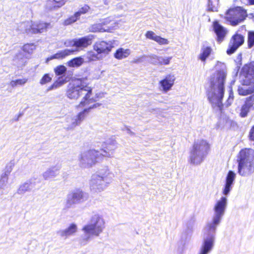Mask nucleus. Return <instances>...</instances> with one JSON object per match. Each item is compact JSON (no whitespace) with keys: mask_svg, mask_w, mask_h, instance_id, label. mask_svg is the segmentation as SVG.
Instances as JSON below:
<instances>
[{"mask_svg":"<svg viewBox=\"0 0 254 254\" xmlns=\"http://www.w3.org/2000/svg\"><path fill=\"white\" fill-rule=\"evenodd\" d=\"M227 72L223 69L215 71L210 77L209 87L211 91L208 93V99L214 108L222 112L224 105L222 100L225 93V82Z\"/></svg>","mask_w":254,"mask_h":254,"instance_id":"nucleus-1","label":"nucleus"},{"mask_svg":"<svg viewBox=\"0 0 254 254\" xmlns=\"http://www.w3.org/2000/svg\"><path fill=\"white\" fill-rule=\"evenodd\" d=\"M87 77L76 78L75 82L69 84L66 92L67 97L70 99L77 100L83 95V92H86L82 99L80 102L78 106L84 107L96 101L93 98H90L92 94L93 88L89 86L86 82Z\"/></svg>","mask_w":254,"mask_h":254,"instance_id":"nucleus-2","label":"nucleus"},{"mask_svg":"<svg viewBox=\"0 0 254 254\" xmlns=\"http://www.w3.org/2000/svg\"><path fill=\"white\" fill-rule=\"evenodd\" d=\"M240 74L245 78L241 82L242 85L248 87L239 86L237 89L238 94L246 96L254 93V61L245 64Z\"/></svg>","mask_w":254,"mask_h":254,"instance_id":"nucleus-3","label":"nucleus"},{"mask_svg":"<svg viewBox=\"0 0 254 254\" xmlns=\"http://www.w3.org/2000/svg\"><path fill=\"white\" fill-rule=\"evenodd\" d=\"M116 146L113 142H105L102 144V148L100 149L101 153L99 151L94 149L86 151L80 157L81 161H86L90 166L95 165L104 157H111V153L115 150Z\"/></svg>","mask_w":254,"mask_h":254,"instance_id":"nucleus-4","label":"nucleus"},{"mask_svg":"<svg viewBox=\"0 0 254 254\" xmlns=\"http://www.w3.org/2000/svg\"><path fill=\"white\" fill-rule=\"evenodd\" d=\"M238 172L242 176H249L254 172V150L241 149L238 154Z\"/></svg>","mask_w":254,"mask_h":254,"instance_id":"nucleus-5","label":"nucleus"},{"mask_svg":"<svg viewBox=\"0 0 254 254\" xmlns=\"http://www.w3.org/2000/svg\"><path fill=\"white\" fill-rule=\"evenodd\" d=\"M226 204L227 198L225 197H222L216 202L214 208L215 216L212 222L206 225L205 235H209L211 232H215L216 226L219 223L221 218L224 214Z\"/></svg>","mask_w":254,"mask_h":254,"instance_id":"nucleus-6","label":"nucleus"},{"mask_svg":"<svg viewBox=\"0 0 254 254\" xmlns=\"http://www.w3.org/2000/svg\"><path fill=\"white\" fill-rule=\"evenodd\" d=\"M247 17L246 9L242 6H235L227 10L225 18L231 26H236L244 21Z\"/></svg>","mask_w":254,"mask_h":254,"instance_id":"nucleus-7","label":"nucleus"},{"mask_svg":"<svg viewBox=\"0 0 254 254\" xmlns=\"http://www.w3.org/2000/svg\"><path fill=\"white\" fill-rule=\"evenodd\" d=\"M247 31L245 25L241 26L231 37L226 53L228 55L234 54L245 42V34Z\"/></svg>","mask_w":254,"mask_h":254,"instance_id":"nucleus-8","label":"nucleus"},{"mask_svg":"<svg viewBox=\"0 0 254 254\" xmlns=\"http://www.w3.org/2000/svg\"><path fill=\"white\" fill-rule=\"evenodd\" d=\"M104 227L105 221L103 218L98 215H95L91 218L90 223L85 225L82 230L87 234L98 236Z\"/></svg>","mask_w":254,"mask_h":254,"instance_id":"nucleus-9","label":"nucleus"},{"mask_svg":"<svg viewBox=\"0 0 254 254\" xmlns=\"http://www.w3.org/2000/svg\"><path fill=\"white\" fill-rule=\"evenodd\" d=\"M94 36L93 35H88L72 39L70 41V45L71 47H75L78 49H83L91 45Z\"/></svg>","mask_w":254,"mask_h":254,"instance_id":"nucleus-10","label":"nucleus"},{"mask_svg":"<svg viewBox=\"0 0 254 254\" xmlns=\"http://www.w3.org/2000/svg\"><path fill=\"white\" fill-rule=\"evenodd\" d=\"M114 48L113 44L110 42L99 41L96 42L93 46V50L99 55L106 56L108 55Z\"/></svg>","mask_w":254,"mask_h":254,"instance_id":"nucleus-11","label":"nucleus"},{"mask_svg":"<svg viewBox=\"0 0 254 254\" xmlns=\"http://www.w3.org/2000/svg\"><path fill=\"white\" fill-rule=\"evenodd\" d=\"M208 147V143L203 139L194 142L192 148L190 152V163L194 164L195 159L199 156L200 151L204 148Z\"/></svg>","mask_w":254,"mask_h":254,"instance_id":"nucleus-12","label":"nucleus"},{"mask_svg":"<svg viewBox=\"0 0 254 254\" xmlns=\"http://www.w3.org/2000/svg\"><path fill=\"white\" fill-rule=\"evenodd\" d=\"M84 193L80 189H76L71 192L67 195L66 205L67 208L78 203L83 200Z\"/></svg>","mask_w":254,"mask_h":254,"instance_id":"nucleus-13","label":"nucleus"},{"mask_svg":"<svg viewBox=\"0 0 254 254\" xmlns=\"http://www.w3.org/2000/svg\"><path fill=\"white\" fill-rule=\"evenodd\" d=\"M213 29L216 34V40L219 43L222 42L225 37L227 34V30L217 20L213 22Z\"/></svg>","mask_w":254,"mask_h":254,"instance_id":"nucleus-14","label":"nucleus"},{"mask_svg":"<svg viewBox=\"0 0 254 254\" xmlns=\"http://www.w3.org/2000/svg\"><path fill=\"white\" fill-rule=\"evenodd\" d=\"M100 105L99 103L93 104L89 108L84 109L83 110L79 112L75 117L74 121L72 122L73 126L79 125L85 119L86 115L89 113L90 110L92 109L96 108Z\"/></svg>","mask_w":254,"mask_h":254,"instance_id":"nucleus-15","label":"nucleus"},{"mask_svg":"<svg viewBox=\"0 0 254 254\" xmlns=\"http://www.w3.org/2000/svg\"><path fill=\"white\" fill-rule=\"evenodd\" d=\"M50 25V23L40 21L32 24L29 28V31L33 34L42 33L44 31L46 30Z\"/></svg>","mask_w":254,"mask_h":254,"instance_id":"nucleus-16","label":"nucleus"},{"mask_svg":"<svg viewBox=\"0 0 254 254\" xmlns=\"http://www.w3.org/2000/svg\"><path fill=\"white\" fill-rule=\"evenodd\" d=\"M175 78L171 74L167 75L164 79L160 80L159 84L162 88L164 92H166L170 90L174 84Z\"/></svg>","mask_w":254,"mask_h":254,"instance_id":"nucleus-17","label":"nucleus"},{"mask_svg":"<svg viewBox=\"0 0 254 254\" xmlns=\"http://www.w3.org/2000/svg\"><path fill=\"white\" fill-rule=\"evenodd\" d=\"M91 187L93 190L101 191L103 190L105 186V181L103 177L96 176L91 181Z\"/></svg>","mask_w":254,"mask_h":254,"instance_id":"nucleus-18","label":"nucleus"},{"mask_svg":"<svg viewBox=\"0 0 254 254\" xmlns=\"http://www.w3.org/2000/svg\"><path fill=\"white\" fill-rule=\"evenodd\" d=\"M235 174L232 171H229L226 177L225 187L223 190V193L228 194L231 190V186L235 180Z\"/></svg>","mask_w":254,"mask_h":254,"instance_id":"nucleus-19","label":"nucleus"},{"mask_svg":"<svg viewBox=\"0 0 254 254\" xmlns=\"http://www.w3.org/2000/svg\"><path fill=\"white\" fill-rule=\"evenodd\" d=\"M214 236L211 235L207 237L204 241L200 254H207L211 250L213 246Z\"/></svg>","mask_w":254,"mask_h":254,"instance_id":"nucleus-20","label":"nucleus"},{"mask_svg":"<svg viewBox=\"0 0 254 254\" xmlns=\"http://www.w3.org/2000/svg\"><path fill=\"white\" fill-rule=\"evenodd\" d=\"M74 53V50H69V49H64V50L60 51L56 53V54L52 55L50 57L48 60H53V59H58V60H63L64 59L65 57L72 55Z\"/></svg>","mask_w":254,"mask_h":254,"instance_id":"nucleus-21","label":"nucleus"},{"mask_svg":"<svg viewBox=\"0 0 254 254\" xmlns=\"http://www.w3.org/2000/svg\"><path fill=\"white\" fill-rule=\"evenodd\" d=\"M67 0H47V8L52 10L62 7Z\"/></svg>","mask_w":254,"mask_h":254,"instance_id":"nucleus-22","label":"nucleus"},{"mask_svg":"<svg viewBox=\"0 0 254 254\" xmlns=\"http://www.w3.org/2000/svg\"><path fill=\"white\" fill-rule=\"evenodd\" d=\"M130 54V52L129 49L120 48L116 50L114 54V56L116 59L122 60L127 58Z\"/></svg>","mask_w":254,"mask_h":254,"instance_id":"nucleus-23","label":"nucleus"},{"mask_svg":"<svg viewBox=\"0 0 254 254\" xmlns=\"http://www.w3.org/2000/svg\"><path fill=\"white\" fill-rule=\"evenodd\" d=\"M212 52L210 46H203L201 50L198 59L203 62H205L206 59L211 55Z\"/></svg>","mask_w":254,"mask_h":254,"instance_id":"nucleus-24","label":"nucleus"},{"mask_svg":"<svg viewBox=\"0 0 254 254\" xmlns=\"http://www.w3.org/2000/svg\"><path fill=\"white\" fill-rule=\"evenodd\" d=\"M105 26V24L104 23L92 24L91 26V31L92 32H104L110 31L111 28L109 27H106Z\"/></svg>","mask_w":254,"mask_h":254,"instance_id":"nucleus-25","label":"nucleus"},{"mask_svg":"<svg viewBox=\"0 0 254 254\" xmlns=\"http://www.w3.org/2000/svg\"><path fill=\"white\" fill-rule=\"evenodd\" d=\"M252 108L244 101L243 104L239 108V116L242 118L248 117Z\"/></svg>","mask_w":254,"mask_h":254,"instance_id":"nucleus-26","label":"nucleus"},{"mask_svg":"<svg viewBox=\"0 0 254 254\" xmlns=\"http://www.w3.org/2000/svg\"><path fill=\"white\" fill-rule=\"evenodd\" d=\"M77 231V226L75 224H71L65 230L60 232V235L62 237H67L74 234Z\"/></svg>","mask_w":254,"mask_h":254,"instance_id":"nucleus-27","label":"nucleus"},{"mask_svg":"<svg viewBox=\"0 0 254 254\" xmlns=\"http://www.w3.org/2000/svg\"><path fill=\"white\" fill-rule=\"evenodd\" d=\"M83 59L81 57H78L72 59L67 62V65L69 67H78L83 63Z\"/></svg>","mask_w":254,"mask_h":254,"instance_id":"nucleus-28","label":"nucleus"},{"mask_svg":"<svg viewBox=\"0 0 254 254\" xmlns=\"http://www.w3.org/2000/svg\"><path fill=\"white\" fill-rule=\"evenodd\" d=\"M79 18L80 17L75 12L72 15L69 16L64 21V25L65 26L70 25L75 22L76 21L79 19Z\"/></svg>","mask_w":254,"mask_h":254,"instance_id":"nucleus-29","label":"nucleus"},{"mask_svg":"<svg viewBox=\"0 0 254 254\" xmlns=\"http://www.w3.org/2000/svg\"><path fill=\"white\" fill-rule=\"evenodd\" d=\"M247 47L249 49L254 47V31H248L247 33Z\"/></svg>","mask_w":254,"mask_h":254,"instance_id":"nucleus-30","label":"nucleus"},{"mask_svg":"<svg viewBox=\"0 0 254 254\" xmlns=\"http://www.w3.org/2000/svg\"><path fill=\"white\" fill-rule=\"evenodd\" d=\"M99 55V54L97 52L96 53L93 51L90 50L88 51L86 53V59L89 62L96 61L100 59Z\"/></svg>","mask_w":254,"mask_h":254,"instance_id":"nucleus-31","label":"nucleus"},{"mask_svg":"<svg viewBox=\"0 0 254 254\" xmlns=\"http://www.w3.org/2000/svg\"><path fill=\"white\" fill-rule=\"evenodd\" d=\"M28 81V79L26 78H24L22 79H18L16 80H11L10 82V85L12 87H15L18 85H23L25 84Z\"/></svg>","mask_w":254,"mask_h":254,"instance_id":"nucleus-32","label":"nucleus"},{"mask_svg":"<svg viewBox=\"0 0 254 254\" xmlns=\"http://www.w3.org/2000/svg\"><path fill=\"white\" fill-rule=\"evenodd\" d=\"M90 6L87 4H85L81 6L79 9L76 12L78 15V16L80 17L81 15L82 14L87 13L90 10Z\"/></svg>","mask_w":254,"mask_h":254,"instance_id":"nucleus-33","label":"nucleus"},{"mask_svg":"<svg viewBox=\"0 0 254 254\" xmlns=\"http://www.w3.org/2000/svg\"><path fill=\"white\" fill-rule=\"evenodd\" d=\"M66 71V68L64 65H59L54 68V72L56 75L59 76L64 74Z\"/></svg>","mask_w":254,"mask_h":254,"instance_id":"nucleus-34","label":"nucleus"},{"mask_svg":"<svg viewBox=\"0 0 254 254\" xmlns=\"http://www.w3.org/2000/svg\"><path fill=\"white\" fill-rule=\"evenodd\" d=\"M250 95L244 101L252 108V110H254V92Z\"/></svg>","mask_w":254,"mask_h":254,"instance_id":"nucleus-35","label":"nucleus"},{"mask_svg":"<svg viewBox=\"0 0 254 254\" xmlns=\"http://www.w3.org/2000/svg\"><path fill=\"white\" fill-rule=\"evenodd\" d=\"M35 49V45L32 43H27L22 47V50L27 53L31 54Z\"/></svg>","mask_w":254,"mask_h":254,"instance_id":"nucleus-36","label":"nucleus"},{"mask_svg":"<svg viewBox=\"0 0 254 254\" xmlns=\"http://www.w3.org/2000/svg\"><path fill=\"white\" fill-rule=\"evenodd\" d=\"M51 81L52 78L50 76L49 74L46 73L42 76L40 81V83L42 85H44L47 83L50 82Z\"/></svg>","mask_w":254,"mask_h":254,"instance_id":"nucleus-37","label":"nucleus"},{"mask_svg":"<svg viewBox=\"0 0 254 254\" xmlns=\"http://www.w3.org/2000/svg\"><path fill=\"white\" fill-rule=\"evenodd\" d=\"M172 57L162 58L159 57L158 58V63L161 65H167L169 64Z\"/></svg>","mask_w":254,"mask_h":254,"instance_id":"nucleus-38","label":"nucleus"},{"mask_svg":"<svg viewBox=\"0 0 254 254\" xmlns=\"http://www.w3.org/2000/svg\"><path fill=\"white\" fill-rule=\"evenodd\" d=\"M216 7L213 4V0H207V10L208 11L213 12L216 11Z\"/></svg>","mask_w":254,"mask_h":254,"instance_id":"nucleus-39","label":"nucleus"},{"mask_svg":"<svg viewBox=\"0 0 254 254\" xmlns=\"http://www.w3.org/2000/svg\"><path fill=\"white\" fill-rule=\"evenodd\" d=\"M155 41L158 43L159 45H167L169 44V41L167 39L162 38L159 36H157Z\"/></svg>","mask_w":254,"mask_h":254,"instance_id":"nucleus-40","label":"nucleus"},{"mask_svg":"<svg viewBox=\"0 0 254 254\" xmlns=\"http://www.w3.org/2000/svg\"><path fill=\"white\" fill-rule=\"evenodd\" d=\"M145 37L147 39H149L155 41L157 35H155V33L152 31H147L145 33Z\"/></svg>","mask_w":254,"mask_h":254,"instance_id":"nucleus-41","label":"nucleus"},{"mask_svg":"<svg viewBox=\"0 0 254 254\" xmlns=\"http://www.w3.org/2000/svg\"><path fill=\"white\" fill-rule=\"evenodd\" d=\"M64 83V81H56L49 87L48 90H52L54 88H57L58 87L61 86Z\"/></svg>","mask_w":254,"mask_h":254,"instance_id":"nucleus-42","label":"nucleus"},{"mask_svg":"<svg viewBox=\"0 0 254 254\" xmlns=\"http://www.w3.org/2000/svg\"><path fill=\"white\" fill-rule=\"evenodd\" d=\"M234 99L233 98H228L225 103L226 107H228L230 106L232 104L234 101Z\"/></svg>","mask_w":254,"mask_h":254,"instance_id":"nucleus-43","label":"nucleus"},{"mask_svg":"<svg viewBox=\"0 0 254 254\" xmlns=\"http://www.w3.org/2000/svg\"><path fill=\"white\" fill-rule=\"evenodd\" d=\"M228 98L234 99V93L232 88L229 91V96Z\"/></svg>","mask_w":254,"mask_h":254,"instance_id":"nucleus-44","label":"nucleus"},{"mask_svg":"<svg viewBox=\"0 0 254 254\" xmlns=\"http://www.w3.org/2000/svg\"><path fill=\"white\" fill-rule=\"evenodd\" d=\"M89 239V237H88L86 238H83L80 240V244L84 245L86 242H87Z\"/></svg>","mask_w":254,"mask_h":254,"instance_id":"nucleus-45","label":"nucleus"},{"mask_svg":"<svg viewBox=\"0 0 254 254\" xmlns=\"http://www.w3.org/2000/svg\"><path fill=\"white\" fill-rule=\"evenodd\" d=\"M249 3L251 5H254V0H248Z\"/></svg>","mask_w":254,"mask_h":254,"instance_id":"nucleus-46","label":"nucleus"}]
</instances>
